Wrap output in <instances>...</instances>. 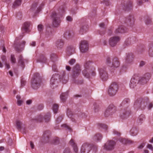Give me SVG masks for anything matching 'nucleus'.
I'll return each instance as SVG.
<instances>
[{
  "label": "nucleus",
  "instance_id": "nucleus-1",
  "mask_svg": "<svg viewBox=\"0 0 153 153\" xmlns=\"http://www.w3.org/2000/svg\"><path fill=\"white\" fill-rule=\"evenodd\" d=\"M92 62L90 61H87L84 65L85 69L82 71V73L85 77L87 78L90 77V73L92 76H95L96 73L94 68H90V65Z\"/></svg>",
  "mask_w": 153,
  "mask_h": 153
},
{
  "label": "nucleus",
  "instance_id": "nucleus-2",
  "mask_svg": "<svg viewBox=\"0 0 153 153\" xmlns=\"http://www.w3.org/2000/svg\"><path fill=\"white\" fill-rule=\"evenodd\" d=\"M41 82V79L39 74L35 73L31 81L32 88L35 89H37L40 86Z\"/></svg>",
  "mask_w": 153,
  "mask_h": 153
},
{
  "label": "nucleus",
  "instance_id": "nucleus-3",
  "mask_svg": "<svg viewBox=\"0 0 153 153\" xmlns=\"http://www.w3.org/2000/svg\"><path fill=\"white\" fill-rule=\"evenodd\" d=\"M106 63L109 66L112 68H117L120 65L119 59L117 57H114L111 60L109 57H107Z\"/></svg>",
  "mask_w": 153,
  "mask_h": 153
},
{
  "label": "nucleus",
  "instance_id": "nucleus-4",
  "mask_svg": "<svg viewBox=\"0 0 153 153\" xmlns=\"http://www.w3.org/2000/svg\"><path fill=\"white\" fill-rule=\"evenodd\" d=\"M51 17L53 26L54 27H58L61 23L59 15L57 14L56 12H53L52 13Z\"/></svg>",
  "mask_w": 153,
  "mask_h": 153
},
{
  "label": "nucleus",
  "instance_id": "nucleus-5",
  "mask_svg": "<svg viewBox=\"0 0 153 153\" xmlns=\"http://www.w3.org/2000/svg\"><path fill=\"white\" fill-rule=\"evenodd\" d=\"M118 89V86L115 82L112 83L109 86L108 93L110 96H113L116 94Z\"/></svg>",
  "mask_w": 153,
  "mask_h": 153
},
{
  "label": "nucleus",
  "instance_id": "nucleus-6",
  "mask_svg": "<svg viewBox=\"0 0 153 153\" xmlns=\"http://www.w3.org/2000/svg\"><path fill=\"white\" fill-rule=\"evenodd\" d=\"M81 71V67L79 64H76L72 68L71 76L73 79H75L80 75Z\"/></svg>",
  "mask_w": 153,
  "mask_h": 153
},
{
  "label": "nucleus",
  "instance_id": "nucleus-7",
  "mask_svg": "<svg viewBox=\"0 0 153 153\" xmlns=\"http://www.w3.org/2000/svg\"><path fill=\"white\" fill-rule=\"evenodd\" d=\"M116 144V142L114 140H108L104 145V149L107 151H111L114 149Z\"/></svg>",
  "mask_w": 153,
  "mask_h": 153
},
{
  "label": "nucleus",
  "instance_id": "nucleus-8",
  "mask_svg": "<svg viewBox=\"0 0 153 153\" xmlns=\"http://www.w3.org/2000/svg\"><path fill=\"white\" fill-rule=\"evenodd\" d=\"M116 111V107L113 105H110L105 110L104 115L105 117H108L114 113Z\"/></svg>",
  "mask_w": 153,
  "mask_h": 153
},
{
  "label": "nucleus",
  "instance_id": "nucleus-9",
  "mask_svg": "<svg viewBox=\"0 0 153 153\" xmlns=\"http://www.w3.org/2000/svg\"><path fill=\"white\" fill-rule=\"evenodd\" d=\"M99 74L100 78L103 81H106L108 78V75L105 68H101L99 69Z\"/></svg>",
  "mask_w": 153,
  "mask_h": 153
},
{
  "label": "nucleus",
  "instance_id": "nucleus-10",
  "mask_svg": "<svg viewBox=\"0 0 153 153\" xmlns=\"http://www.w3.org/2000/svg\"><path fill=\"white\" fill-rule=\"evenodd\" d=\"M58 76L57 75H53L50 81V85L51 88L53 89L56 88L58 86Z\"/></svg>",
  "mask_w": 153,
  "mask_h": 153
},
{
  "label": "nucleus",
  "instance_id": "nucleus-11",
  "mask_svg": "<svg viewBox=\"0 0 153 153\" xmlns=\"http://www.w3.org/2000/svg\"><path fill=\"white\" fill-rule=\"evenodd\" d=\"M151 77V74L149 73L145 74L143 76L138 79V83L141 84H146L149 80Z\"/></svg>",
  "mask_w": 153,
  "mask_h": 153
},
{
  "label": "nucleus",
  "instance_id": "nucleus-12",
  "mask_svg": "<svg viewBox=\"0 0 153 153\" xmlns=\"http://www.w3.org/2000/svg\"><path fill=\"white\" fill-rule=\"evenodd\" d=\"M91 145L89 143H83L81 148V153H88L91 149Z\"/></svg>",
  "mask_w": 153,
  "mask_h": 153
},
{
  "label": "nucleus",
  "instance_id": "nucleus-13",
  "mask_svg": "<svg viewBox=\"0 0 153 153\" xmlns=\"http://www.w3.org/2000/svg\"><path fill=\"white\" fill-rule=\"evenodd\" d=\"M79 49L82 53H85L87 51L88 49V45L86 41H81L80 43Z\"/></svg>",
  "mask_w": 153,
  "mask_h": 153
},
{
  "label": "nucleus",
  "instance_id": "nucleus-14",
  "mask_svg": "<svg viewBox=\"0 0 153 153\" xmlns=\"http://www.w3.org/2000/svg\"><path fill=\"white\" fill-rule=\"evenodd\" d=\"M120 40V38L118 36H114L111 37L109 40V44L112 47L115 46L117 43Z\"/></svg>",
  "mask_w": 153,
  "mask_h": 153
},
{
  "label": "nucleus",
  "instance_id": "nucleus-15",
  "mask_svg": "<svg viewBox=\"0 0 153 153\" xmlns=\"http://www.w3.org/2000/svg\"><path fill=\"white\" fill-rule=\"evenodd\" d=\"M138 77L137 76L133 77L131 79L129 84V86L131 88H134L138 83Z\"/></svg>",
  "mask_w": 153,
  "mask_h": 153
},
{
  "label": "nucleus",
  "instance_id": "nucleus-16",
  "mask_svg": "<svg viewBox=\"0 0 153 153\" xmlns=\"http://www.w3.org/2000/svg\"><path fill=\"white\" fill-rule=\"evenodd\" d=\"M127 29L124 26H120L115 30L114 33L115 34H117L118 33H123L127 32Z\"/></svg>",
  "mask_w": 153,
  "mask_h": 153
},
{
  "label": "nucleus",
  "instance_id": "nucleus-17",
  "mask_svg": "<svg viewBox=\"0 0 153 153\" xmlns=\"http://www.w3.org/2000/svg\"><path fill=\"white\" fill-rule=\"evenodd\" d=\"M132 3L131 1H128L126 3H124L122 6L123 8L125 11H128L132 9Z\"/></svg>",
  "mask_w": 153,
  "mask_h": 153
},
{
  "label": "nucleus",
  "instance_id": "nucleus-18",
  "mask_svg": "<svg viewBox=\"0 0 153 153\" xmlns=\"http://www.w3.org/2000/svg\"><path fill=\"white\" fill-rule=\"evenodd\" d=\"M30 25V22H26L24 23L21 29L23 33L29 31V27Z\"/></svg>",
  "mask_w": 153,
  "mask_h": 153
},
{
  "label": "nucleus",
  "instance_id": "nucleus-19",
  "mask_svg": "<svg viewBox=\"0 0 153 153\" xmlns=\"http://www.w3.org/2000/svg\"><path fill=\"white\" fill-rule=\"evenodd\" d=\"M118 140L123 144H130L132 143V141L125 138L120 137L118 138Z\"/></svg>",
  "mask_w": 153,
  "mask_h": 153
},
{
  "label": "nucleus",
  "instance_id": "nucleus-20",
  "mask_svg": "<svg viewBox=\"0 0 153 153\" xmlns=\"http://www.w3.org/2000/svg\"><path fill=\"white\" fill-rule=\"evenodd\" d=\"M134 22V20L133 16L132 15H129L127 16L125 22V23L127 24L128 25H131L133 24Z\"/></svg>",
  "mask_w": 153,
  "mask_h": 153
},
{
  "label": "nucleus",
  "instance_id": "nucleus-21",
  "mask_svg": "<svg viewBox=\"0 0 153 153\" xmlns=\"http://www.w3.org/2000/svg\"><path fill=\"white\" fill-rule=\"evenodd\" d=\"M149 101V99L148 98L145 99L142 98V102L141 104L140 109L141 110H144L145 108Z\"/></svg>",
  "mask_w": 153,
  "mask_h": 153
},
{
  "label": "nucleus",
  "instance_id": "nucleus-22",
  "mask_svg": "<svg viewBox=\"0 0 153 153\" xmlns=\"http://www.w3.org/2000/svg\"><path fill=\"white\" fill-rule=\"evenodd\" d=\"M142 98H140L137 99L135 102L134 106V108L137 109H140L141 104L142 102Z\"/></svg>",
  "mask_w": 153,
  "mask_h": 153
},
{
  "label": "nucleus",
  "instance_id": "nucleus-23",
  "mask_svg": "<svg viewBox=\"0 0 153 153\" xmlns=\"http://www.w3.org/2000/svg\"><path fill=\"white\" fill-rule=\"evenodd\" d=\"M134 58L133 55L132 53H128L126 59V62L127 63H131L133 61Z\"/></svg>",
  "mask_w": 153,
  "mask_h": 153
},
{
  "label": "nucleus",
  "instance_id": "nucleus-24",
  "mask_svg": "<svg viewBox=\"0 0 153 153\" xmlns=\"http://www.w3.org/2000/svg\"><path fill=\"white\" fill-rule=\"evenodd\" d=\"M64 43V41L63 40L59 39L56 42V45L58 49H60L63 47Z\"/></svg>",
  "mask_w": 153,
  "mask_h": 153
},
{
  "label": "nucleus",
  "instance_id": "nucleus-25",
  "mask_svg": "<svg viewBox=\"0 0 153 153\" xmlns=\"http://www.w3.org/2000/svg\"><path fill=\"white\" fill-rule=\"evenodd\" d=\"M75 51V48L72 46H70L68 47L67 49V53L70 56L73 54Z\"/></svg>",
  "mask_w": 153,
  "mask_h": 153
},
{
  "label": "nucleus",
  "instance_id": "nucleus-26",
  "mask_svg": "<svg viewBox=\"0 0 153 153\" xmlns=\"http://www.w3.org/2000/svg\"><path fill=\"white\" fill-rule=\"evenodd\" d=\"M102 138V134L100 133H97L93 137V140L97 142L101 140Z\"/></svg>",
  "mask_w": 153,
  "mask_h": 153
},
{
  "label": "nucleus",
  "instance_id": "nucleus-27",
  "mask_svg": "<svg viewBox=\"0 0 153 153\" xmlns=\"http://www.w3.org/2000/svg\"><path fill=\"white\" fill-rule=\"evenodd\" d=\"M130 111L129 110L124 111L121 115V117L123 119L127 118L129 116Z\"/></svg>",
  "mask_w": 153,
  "mask_h": 153
},
{
  "label": "nucleus",
  "instance_id": "nucleus-28",
  "mask_svg": "<svg viewBox=\"0 0 153 153\" xmlns=\"http://www.w3.org/2000/svg\"><path fill=\"white\" fill-rule=\"evenodd\" d=\"M51 135V132L50 131L47 130L45 131L44 134V137L46 142L49 141V138Z\"/></svg>",
  "mask_w": 153,
  "mask_h": 153
},
{
  "label": "nucleus",
  "instance_id": "nucleus-29",
  "mask_svg": "<svg viewBox=\"0 0 153 153\" xmlns=\"http://www.w3.org/2000/svg\"><path fill=\"white\" fill-rule=\"evenodd\" d=\"M19 58L18 63L19 65H20L22 67L24 68L25 66L24 62V61L25 59H23L22 55H20Z\"/></svg>",
  "mask_w": 153,
  "mask_h": 153
},
{
  "label": "nucleus",
  "instance_id": "nucleus-30",
  "mask_svg": "<svg viewBox=\"0 0 153 153\" xmlns=\"http://www.w3.org/2000/svg\"><path fill=\"white\" fill-rule=\"evenodd\" d=\"M88 28L86 25H82L80 28L79 33L81 34H83L85 33L87 31Z\"/></svg>",
  "mask_w": 153,
  "mask_h": 153
},
{
  "label": "nucleus",
  "instance_id": "nucleus-31",
  "mask_svg": "<svg viewBox=\"0 0 153 153\" xmlns=\"http://www.w3.org/2000/svg\"><path fill=\"white\" fill-rule=\"evenodd\" d=\"M46 58L42 54L40 55L39 58L37 60V62H46Z\"/></svg>",
  "mask_w": 153,
  "mask_h": 153
},
{
  "label": "nucleus",
  "instance_id": "nucleus-32",
  "mask_svg": "<svg viewBox=\"0 0 153 153\" xmlns=\"http://www.w3.org/2000/svg\"><path fill=\"white\" fill-rule=\"evenodd\" d=\"M72 36V33L70 30H66L64 33V36L66 39H69Z\"/></svg>",
  "mask_w": 153,
  "mask_h": 153
},
{
  "label": "nucleus",
  "instance_id": "nucleus-33",
  "mask_svg": "<svg viewBox=\"0 0 153 153\" xmlns=\"http://www.w3.org/2000/svg\"><path fill=\"white\" fill-rule=\"evenodd\" d=\"M68 93L67 92L62 93L60 96V99L62 102H65L67 98Z\"/></svg>",
  "mask_w": 153,
  "mask_h": 153
},
{
  "label": "nucleus",
  "instance_id": "nucleus-34",
  "mask_svg": "<svg viewBox=\"0 0 153 153\" xmlns=\"http://www.w3.org/2000/svg\"><path fill=\"white\" fill-rule=\"evenodd\" d=\"M21 1V0H16L13 4V7L15 8L20 5Z\"/></svg>",
  "mask_w": 153,
  "mask_h": 153
},
{
  "label": "nucleus",
  "instance_id": "nucleus-35",
  "mask_svg": "<svg viewBox=\"0 0 153 153\" xmlns=\"http://www.w3.org/2000/svg\"><path fill=\"white\" fill-rule=\"evenodd\" d=\"M66 72L63 71L62 75L60 76V78L63 81L64 80V82L63 81V83H66L67 82V80L65 79V78Z\"/></svg>",
  "mask_w": 153,
  "mask_h": 153
},
{
  "label": "nucleus",
  "instance_id": "nucleus-36",
  "mask_svg": "<svg viewBox=\"0 0 153 153\" xmlns=\"http://www.w3.org/2000/svg\"><path fill=\"white\" fill-rule=\"evenodd\" d=\"M22 123L19 120H17L16 121V126L17 129L19 130L21 129Z\"/></svg>",
  "mask_w": 153,
  "mask_h": 153
},
{
  "label": "nucleus",
  "instance_id": "nucleus-37",
  "mask_svg": "<svg viewBox=\"0 0 153 153\" xmlns=\"http://www.w3.org/2000/svg\"><path fill=\"white\" fill-rule=\"evenodd\" d=\"M131 134L132 136L136 135L137 133V131L136 128H132L130 130Z\"/></svg>",
  "mask_w": 153,
  "mask_h": 153
},
{
  "label": "nucleus",
  "instance_id": "nucleus-38",
  "mask_svg": "<svg viewBox=\"0 0 153 153\" xmlns=\"http://www.w3.org/2000/svg\"><path fill=\"white\" fill-rule=\"evenodd\" d=\"M50 117L51 114L50 113H48L46 114L45 115L44 117V119L45 122H48L50 121Z\"/></svg>",
  "mask_w": 153,
  "mask_h": 153
},
{
  "label": "nucleus",
  "instance_id": "nucleus-39",
  "mask_svg": "<svg viewBox=\"0 0 153 153\" xmlns=\"http://www.w3.org/2000/svg\"><path fill=\"white\" fill-rule=\"evenodd\" d=\"M51 59L53 62H55L57 60V56L54 53H53L51 55Z\"/></svg>",
  "mask_w": 153,
  "mask_h": 153
},
{
  "label": "nucleus",
  "instance_id": "nucleus-40",
  "mask_svg": "<svg viewBox=\"0 0 153 153\" xmlns=\"http://www.w3.org/2000/svg\"><path fill=\"white\" fill-rule=\"evenodd\" d=\"M145 119V116L143 114H141L138 118V120L139 122L141 123H142Z\"/></svg>",
  "mask_w": 153,
  "mask_h": 153
},
{
  "label": "nucleus",
  "instance_id": "nucleus-41",
  "mask_svg": "<svg viewBox=\"0 0 153 153\" xmlns=\"http://www.w3.org/2000/svg\"><path fill=\"white\" fill-rule=\"evenodd\" d=\"M130 102V100L129 99H125L120 104L121 106H124L126 104Z\"/></svg>",
  "mask_w": 153,
  "mask_h": 153
},
{
  "label": "nucleus",
  "instance_id": "nucleus-42",
  "mask_svg": "<svg viewBox=\"0 0 153 153\" xmlns=\"http://www.w3.org/2000/svg\"><path fill=\"white\" fill-rule=\"evenodd\" d=\"M58 105L57 104H54L53 107V110L55 113H56L58 110Z\"/></svg>",
  "mask_w": 153,
  "mask_h": 153
},
{
  "label": "nucleus",
  "instance_id": "nucleus-43",
  "mask_svg": "<svg viewBox=\"0 0 153 153\" xmlns=\"http://www.w3.org/2000/svg\"><path fill=\"white\" fill-rule=\"evenodd\" d=\"M10 60L12 63L15 64L16 63V58L14 55L12 54L11 55Z\"/></svg>",
  "mask_w": 153,
  "mask_h": 153
},
{
  "label": "nucleus",
  "instance_id": "nucleus-44",
  "mask_svg": "<svg viewBox=\"0 0 153 153\" xmlns=\"http://www.w3.org/2000/svg\"><path fill=\"white\" fill-rule=\"evenodd\" d=\"M100 128L105 130L107 129V126L105 124L102 123H99L98 124Z\"/></svg>",
  "mask_w": 153,
  "mask_h": 153
},
{
  "label": "nucleus",
  "instance_id": "nucleus-45",
  "mask_svg": "<svg viewBox=\"0 0 153 153\" xmlns=\"http://www.w3.org/2000/svg\"><path fill=\"white\" fill-rule=\"evenodd\" d=\"M53 143L55 144H58L59 143V139L58 137H56L53 139Z\"/></svg>",
  "mask_w": 153,
  "mask_h": 153
},
{
  "label": "nucleus",
  "instance_id": "nucleus-46",
  "mask_svg": "<svg viewBox=\"0 0 153 153\" xmlns=\"http://www.w3.org/2000/svg\"><path fill=\"white\" fill-rule=\"evenodd\" d=\"M35 120L37 122H41L42 121V116L41 115L39 116L37 118H35Z\"/></svg>",
  "mask_w": 153,
  "mask_h": 153
},
{
  "label": "nucleus",
  "instance_id": "nucleus-47",
  "mask_svg": "<svg viewBox=\"0 0 153 153\" xmlns=\"http://www.w3.org/2000/svg\"><path fill=\"white\" fill-rule=\"evenodd\" d=\"M149 54L151 57H153V47L150 48L149 49Z\"/></svg>",
  "mask_w": 153,
  "mask_h": 153
},
{
  "label": "nucleus",
  "instance_id": "nucleus-48",
  "mask_svg": "<svg viewBox=\"0 0 153 153\" xmlns=\"http://www.w3.org/2000/svg\"><path fill=\"white\" fill-rule=\"evenodd\" d=\"M145 22L146 24L147 25L151 24L152 23L151 19L149 17L146 19V20H145Z\"/></svg>",
  "mask_w": 153,
  "mask_h": 153
},
{
  "label": "nucleus",
  "instance_id": "nucleus-49",
  "mask_svg": "<svg viewBox=\"0 0 153 153\" xmlns=\"http://www.w3.org/2000/svg\"><path fill=\"white\" fill-rule=\"evenodd\" d=\"M76 60L74 59H71L68 62V63L71 65H73L76 62Z\"/></svg>",
  "mask_w": 153,
  "mask_h": 153
},
{
  "label": "nucleus",
  "instance_id": "nucleus-50",
  "mask_svg": "<svg viewBox=\"0 0 153 153\" xmlns=\"http://www.w3.org/2000/svg\"><path fill=\"white\" fill-rule=\"evenodd\" d=\"M94 109L95 112H97L99 109V106L98 105H97L96 104H94Z\"/></svg>",
  "mask_w": 153,
  "mask_h": 153
},
{
  "label": "nucleus",
  "instance_id": "nucleus-51",
  "mask_svg": "<svg viewBox=\"0 0 153 153\" xmlns=\"http://www.w3.org/2000/svg\"><path fill=\"white\" fill-rule=\"evenodd\" d=\"M67 114L69 117H71L72 114L71 111L69 109H68L67 111Z\"/></svg>",
  "mask_w": 153,
  "mask_h": 153
},
{
  "label": "nucleus",
  "instance_id": "nucleus-52",
  "mask_svg": "<svg viewBox=\"0 0 153 153\" xmlns=\"http://www.w3.org/2000/svg\"><path fill=\"white\" fill-rule=\"evenodd\" d=\"M114 134L118 136H120L121 134L120 132L116 130H114L113 131Z\"/></svg>",
  "mask_w": 153,
  "mask_h": 153
},
{
  "label": "nucleus",
  "instance_id": "nucleus-53",
  "mask_svg": "<svg viewBox=\"0 0 153 153\" xmlns=\"http://www.w3.org/2000/svg\"><path fill=\"white\" fill-rule=\"evenodd\" d=\"M63 153H72L70 149L68 148H66L63 151Z\"/></svg>",
  "mask_w": 153,
  "mask_h": 153
},
{
  "label": "nucleus",
  "instance_id": "nucleus-54",
  "mask_svg": "<svg viewBox=\"0 0 153 153\" xmlns=\"http://www.w3.org/2000/svg\"><path fill=\"white\" fill-rule=\"evenodd\" d=\"M69 144L72 146H74L75 145H76V144L74 143V140L73 139H71L69 142Z\"/></svg>",
  "mask_w": 153,
  "mask_h": 153
},
{
  "label": "nucleus",
  "instance_id": "nucleus-55",
  "mask_svg": "<svg viewBox=\"0 0 153 153\" xmlns=\"http://www.w3.org/2000/svg\"><path fill=\"white\" fill-rule=\"evenodd\" d=\"M38 28L39 31H41L43 30V26L42 25L40 24L38 25Z\"/></svg>",
  "mask_w": 153,
  "mask_h": 153
},
{
  "label": "nucleus",
  "instance_id": "nucleus-56",
  "mask_svg": "<svg viewBox=\"0 0 153 153\" xmlns=\"http://www.w3.org/2000/svg\"><path fill=\"white\" fill-rule=\"evenodd\" d=\"M37 5V3L33 4L31 8L30 9V11H33V10L34 8H36V7Z\"/></svg>",
  "mask_w": 153,
  "mask_h": 153
},
{
  "label": "nucleus",
  "instance_id": "nucleus-57",
  "mask_svg": "<svg viewBox=\"0 0 153 153\" xmlns=\"http://www.w3.org/2000/svg\"><path fill=\"white\" fill-rule=\"evenodd\" d=\"M62 117H59L57 118L56 120V121L58 123H59L62 120Z\"/></svg>",
  "mask_w": 153,
  "mask_h": 153
},
{
  "label": "nucleus",
  "instance_id": "nucleus-58",
  "mask_svg": "<svg viewBox=\"0 0 153 153\" xmlns=\"http://www.w3.org/2000/svg\"><path fill=\"white\" fill-rule=\"evenodd\" d=\"M1 58L2 61L6 62L7 60V59L5 56L4 55H2L1 56Z\"/></svg>",
  "mask_w": 153,
  "mask_h": 153
},
{
  "label": "nucleus",
  "instance_id": "nucleus-59",
  "mask_svg": "<svg viewBox=\"0 0 153 153\" xmlns=\"http://www.w3.org/2000/svg\"><path fill=\"white\" fill-rule=\"evenodd\" d=\"M26 83V81L23 79L21 80V84L22 86H24L25 85Z\"/></svg>",
  "mask_w": 153,
  "mask_h": 153
},
{
  "label": "nucleus",
  "instance_id": "nucleus-60",
  "mask_svg": "<svg viewBox=\"0 0 153 153\" xmlns=\"http://www.w3.org/2000/svg\"><path fill=\"white\" fill-rule=\"evenodd\" d=\"M73 147V148L74 151L75 152L77 153L78 151V149L76 145H75V146Z\"/></svg>",
  "mask_w": 153,
  "mask_h": 153
},
{
  "label": "nucleus",
  "instance_id": "nucleus-61",
  "mask_svg": "<svg viewBox=\"0 0 153 153\" xmlns=\"http://www.w3.org/2000/svg\"><path fill=\"white\" fill-rule=\"evenodd\" d=\"M23 102V101L20 100H17V104L18 105L20 106L22 104Z\"/></svg>",
  "mask_w": 153,
  "mask_h": 153
},
{
  "label": "nucleus",
  "instance_id": "nucleus-62",
  "mask_svg": "<svg viewBox=\"0 0 153 153\" xmlns=\"http://www.w3.org/2000/svg\"><path fill=\"white\" fill-rule=\"evenodd\" d=\"M66 20L69 22H71L72 21L73 19L71 17L68 16L66 17Z\"/></svg>",
  "mask_w": 153,
  "mask_h": 153
},
{
  "label": "nucleus",
  "instance_id": "nucleus-63",
  "mask_svg": "<svg viewBox=\"0 0 153 153\" xmlns=\"http://www.w3.org/2000/svg\"><path fill=\"white\" fill-rule=\"evenodd\" d=\"M147 148L149 149H150L152 150H153V147L152 146V145L150 144H148L147 146Z\"/></svg>",
  "mask_w": 153,
  "mask_h": 153
},
{
  "label": "nucleus",
  "instance_id": "nucleus-64",
  "mask_svg": "<svg viewBox=\"0 0 153 153\" xmlns=\"http://www.w3.org/2000/svg\"><path fill=\"white\" fill-rule=\"evenodd\" d=\"M109 0H103L104 3L106 6H108L109 4Z\"/></svg>",
  "mask_w": 153,
  "mask_h": 153
}]
</instances>
